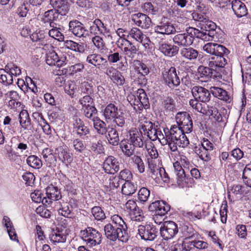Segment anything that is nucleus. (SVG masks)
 Masks as SVG:
<instances>
[{
  "label": "nucleus",
  "mask_w": 251,
  "mask_h": 251,
  "mask_svg": "<svg viewBox=\"0 0 251 251\" xmlns=\"http://www.w3.org/2000/svg\"><path fill=\"white\" fill-rule=\"evenodd\" d=\"M58 15L56 11L50 9L45 12L43 15L41 21L46 25H49L50 27H55L56 25L55 21L58 18Z\"/></svg>",
  "instance_id": "nucleus-20"
},
{
  "label": "nucleus",
  "mask_w": 251,
  "mask_h": 251,
  "mask_svg": "<svg viewBox=\"0 0 251 251\" xmlns=\"http://www.w3.org/2000/svg\"><path fill=\"white\" fill-rule=\"evenodd\" d=\"M155 126L154 124L147 120L141 122L140 125V129L143 130L144 135H147L150 139L152 141H155L157 139Z\"/></svg>",
  "instance_id": "nucleus-14"
},
{
  "label": "nucleus",
  "mask_w": 251,
  "mask_h": 251,
  "mask_svg": "<svg viewBox=\"0 0 251 251\" xmlns=\"http://www.w3.org/2000/svg\"><path fill=\"white\" fill-rule=\"evenodd\" d=\"M119 114L118 107L113 103L108 104L104 111V116L106 119L111 120Z\"/></svg>",
  "instance_id": "nucleus-33"
},
{
  "label": "nucleus",
  "mask_w": 251,
  "mask_h": 251,
  "mask_svg": "<svg viewBox=\"0 0 251 251\" xmlns=\"http://www.w3.org/2000/svg\"><path fill=\"white\" fill-rule=\"evenodd\" d=\"M177 123L179 127L186 133H190L193 129V123L191 116L186 112H178L176 116Z\"/></svg>",
  "instance_id": "nucleus-9"
},
{
  "label": "nucleus",
  "mask_w": 251,
  "mask_h": 251,
  "mask_svg": "<svg viewBox=\"0 0 251 251\" xmlns=\"http://www.w3.org/2000/svg\"><path fill=\"white\" fill-rule=\"evenodd\" d=\"M136 95L140 104L139 110H142L143 108L145 109L149 108L150 105L149 99L144 90L143 89H139L137 91Z\"/></svg>",
  "instance_id": "nucleus-28"
},
{
  "label": "nucleus",
  "mask_w": 251,
  "mask_h": 251,
  "mask_svg": "<svg viewBox=\"0 0 251 251\" xmlns=\"http://www.w3.org/2000/svg\"><path fill=\"white\" fill-rule=\"evenodd\" d=\"M164 108L168 110L173 111L175 109V102L174 100L171 97L166 98L163 101Z\"/></svg>",
  "instance_id": "nucleus-64"
},
{
  "label": "nucleus",
  "mask_w": 251,
  "mask_h": 251,
  "mask_svg": "<svg viewBox=\"0 0 251 251\" xmlns=\"http://www.w3.org/2000/svg\"><path fill=\"white\" fill-rule=\"evenodd\" d=\"M46 61L49 65L56 66L57 67H60L64 64V61L59 59L57 53L53 51L47 54Z\"/></svg>",
  "instance_id": "nucleus-26"
},
{
  "label": "nucleus",
  "mask_w": 251,
  "mask_h": 251,
  "mask_svg": "<svg viewBox=\"0 0 251 251\" xmlns=\"http://www.w3.org/2000/svg\"><path fill=\"white\" fill-rule=\"evenodd\" d=\"M69 30L75 36L81 37L84 36L86 30L83 25L77 20L70 22L69 24Z\"/></svg>",
  "instance_id": "nucleus-21"
},
{
  "label": "nucleus",
  "mask_w": 251,
  "mask_h": 251,
  "mask_svg": "<svg viewBox=\"0 0 251 251\" xmlns=\"http://www.w3.org/2000/svg\"><path fill=\"white\" fill-rule=\"evenodd\" d=\"M150 195V190L146 187H142L138 192V199L141 202H145L148 201Z\"/></svg>",
  "instance_id": "nucleus-62"
},
{
  "label": "nucleus",
  "mask_w": 251,
  "mask_h": 251,
  "mask_svg": "<svg viewBox=\"0 0 251 251\" xmlns=\"http://www.w3.org/2000/svg\"><path fill=\"white\" fill-rule=\"evenodd\" d=\"M203 49L207 53L213 55L209 58L208 62V66L211 68H224L227 63L226 57L229 51L223 45L208 43L203 47Z\"/></svg>",
  "instance_id": "nucleus-1"
},
{
  "label": "nucleus",
  "mask_w": 251,
  "mask_h": 251,
  "mask_svg": "<svg viewBox=\"0 0 251 251\" xmlns=\"http://www.w3.org/2000/svg\"><path fill=\"white\" fill-rule=\"evenodd\" d=\"M49 238L51 243L56 244L65 242L66 236L61 231L52 230L49 235Z\"/></svg>",
  "instance_id": "nucleus-32"
},
{
  "label": "nucleus",
  "mask_w": 251,
  "mask_h": 251,
  "mask_svg": "<svg viewBox=\"0 0 251 251\" xmlns=\"http://www.w3.org/2000/svg\"><path fill=\"white\" fill-rule=\"evenodd\" d=\"M154 30L156 36L161 37L162 35H169L176 32V28L169 21H165V19L155 26Z\"/></svg>",
  "instance_id": "nucleus-12"
},
{
  "label": "nucleus",
  "mask_w": 251,
  "mask_h": 251,
  "mask_svg": "<svg viewBox=\"0 0 251 251\" xmlns=\"http://www.w3.org/2000/svg\"><path fill=\"white\" fill-rule=\"evenodd\" d=\"M210 92L214 97L219 99L226 102H230V97L226 90L221 88L213 87L210 88Z\"/></svg>",
  "instance_id": "nucleus-30"
},
{
  "label": "nucleus",
  "mask_w": 251,
  "mask_h": 251,
  "mask_svg": "<svg viewBox=\"0 0 251 251\" xmlns=\"http://www.w3.org/2000/svg\"><path fill=\"white\" fill-rule=\"evenodd\" d=\"M211 67L200 66L198 68V78L201 81L207 82L211 79Z\"/></svg>",
  "instance_id": "nucleus-29"
},
{
  "label": "nucleus",
  "mask_w": 251,
  "mask_h": 251,
  "mask_svg": "<svg viewBox=\"0 0 251 251\" xmlns=\"http://www.w3.org/2000/svg\"><path fill=\"white\" fill-rule=\"evenodd\" d=\"M242 178L245 184L251 187V164L247 165L245 167L243 172Z\"/></svg>",
  "instance_id": "nucleus-49"
},
{
  "label": "nucleus",
  "mask_w": 251,
  "mask_h": 251,
  "mask_svg": "<svg viewBox=\"0 0 251 251\" xmlns=\"http://www.w3.org/2000/svg\"><path fill=\"white\" fill-rule=\"evenodd\" d=\"M111 219L115 226L120 228L124 232V235L127 233V226L123 218L118 215L115 214L111 216Z\"/></svg>",
  "instance_id": "nucleus-34"
},
{
  "label": "nucleus",
  "mask_w": 251,
  "mask_h": 251,
  "mask_svg": "<svg viewBox=\"0 0 251 251\" xmlns=\"http://www.w3.org/2000/svg\"><path fill=\"white\" fill-rule=\"evenodd\" d=\"M64 46L72 50L83 53L85 51V47L83 43H77L72 40H66L64 41Z\"/></svg>",
  "instance_id": "nucleus-37"
},
{
  "label": "nucleus",
  "mask_w": 251,
  "mask_h": 251,
  "mask_svg": "<svg viewBox=\"0 0 251 251\" xmlns=\"http://www.w3.org/2000/svg\"><path fill=\"white\" fill-rule=\"evenodd\" d=\"M137 189V186L130 181H126L123 184L122 192L125 195L130 196L134 194Z\"/></svg>",
  "instance_id": "nucleus-43"
},
{
  "label": "nucleus",
  "mask_w": 251,
  "mask_h": 251,
  "mask_svg": "<svg viewBox=\"0 0 251 251\" xmlns=\"http://www.w3.org/2000/svg\"><path fill=\"white\" fill-rule=\"evenodd\" d=\"M103 169L107 174H114L120 170V163L113 156L107 157L103 163Z\"/></svg>",
  "instance_id": "nucleus-13"
},
{
  "label": "nucleus",
  "mask_w": 251,
  "mask_h": 251,
  "mask_svg": "<svg viewBox=\"0 0 251 251\" xmlns=\"http://www.w3.org/2000/svg\"><path fill=\"white\" fill-rule=\"evenodd\" d=\"M87 62L97 67L99 69H104L106 68L108 63L107 60L97 54L89 55L86 59Z\"/></svg>",
  "instance_id": "nucleus-19"
},
{
  "label": "nucleus",
  "mask_w": 251,
  "mask_h": 251,
  "mask_svg": "<svg viewBox=\"0 0 251 251\" xmlns=\"http://www.w3.org/2000/svg\"><path fill=\"white\" fill-rule=\"evenodd\" d=\"M46 195L49 199L53 201H57L61 198L59 190L53 185L49 186L46 188Z\"/></svg>",
  "instance_id": "nucleus-39"
},
{
  "label": "nucleus",
  "mask_w": 251,
  "mask_h": 251,
  "mask_svg": "<svg viewBox=\"0 0 251 251\" xmlns=\"http://www.w3.org/2000/svg\"><path fill=\"white\" fill-rule=\"evenodd\" d=\"M191 247L188 245L187 241L183 242L182 244H176L172 249V251H192Z\"/></svg>",
  "instance_id": "nucleus-63"
},
{
  "label": "nucleus",
  "mask_w": 251,
  "mask_h": 251,
  "mask_svg": "<svg viewBox=\"0 0 251 251\" xmlns=\"http://www.w3.org/2000/svg\"><path fill=\"white\" fill-rule=\"evenodd\" d=\"M33 115H37L40 117V120L39 121V122L42 126L43 132L47 135L51 134L52 131L50 126L44 118L42 114L39 113H34Z\"/></svg>",
  "instance_id": "nucleus-48"
},
{
  "label": "nucleus",
  "mask_w": 251,
  "mask_h": 251,
  "mask_svg": "<svg viewBox=\"0 0 251 251\" xmlns=\"http://www.w3.org/2000/svg\"><path fill=\"white\" fill-rule=\"evenodd\" d=\"M149 169L150 170V174H151V176L152 178L153 179L159 178V176L161 175V168L154 166L152 164H149Z\"/></svg>",
  "instance_id": "nucleus-60"
},
{
  "label": "nucleus",
  "mask_w": 251,
  "mask_h": 251,
  "mask_svg": "<svg viewBox=\"0 0 251 251\" xmlns=\"http://www.w3.org/2000/svg\"><path fill=\"white\" fill-rule=\"evenodd\" d=\"M177 225L173 221H165L160 228L161 236L165 240L173 238L178 232Z\"/></svg>",
  "instance_id": "nucleus-8"
},
{
  "label": "nucleus",
  "mask_w": 251,
  "mask_h": 251,
  "mask_svg": "<svg viewBox=\"0 0 251 251\" xmlns=\"http://www.w3.org/2000/svg\"><path fill=\"white\" fill-rule=\"evenodd\" d=\"M80 235L82 239L90 245L95 246L100 244L101 241L100 233L91 227L81 231Z\"/></svg>",
  "instance_id": "nucleus-5"
},
{
  "label": "nucleus",
  "mask_w": 251,
  "mask_h": 251,
  "mask_svg": "<svg viewBox=\"0 0 251 251\" xmlns=\"http://www.w3.org/2000/svg\"><path fill=\"white\" fill-rule=\"evenodd\" d=\"M201 28L204 35V41H211L217 38V25L213 22L207 19L203 23L201 24Z\"/></svg>",
  "instance_id": "nucleus-10"
},
{
  "label": "nucleus",
  "mask_w": 251,
  "mask_h": 251,
  "mask_svg": "<svg viewBox=\"0 0 251 251\" xmlns=\"http://www.w3.org/2000/svg\"><path fill=\"white\" fill-rule=\"evenodd\" d=\"M104 232L107 239L114 241L117 239L119 241L126 243L128 240V235L126 233L124 235V232L120 228L114 226L111 224H108L104 226Z\"/></svg>",
  "instance_id": "nucleus-3"
},
{
  "label": "nucleus",
  "mask_w": 251,
  "mask_h": 251,
  "mask_svg": "<svg viewBox=\"0 0 251 251\" xmlns=\"http://www.w3.org/2000/svg\"><path fill=\"white\" fill-rule=\"evenodd\" d=\"M173 40L175 44L184 48L191 45L189 40L187 39L184 33L176 34L173 37Z\"/></svg>",
  "instance_id": "nucleus-38"
},
{
  "label": "nucleus",
  "mask_w": 251,
  "mask_h": 251,
  "mask_svg": "<svg viewBox=\"0 0 251 251\" xmlns=\"http://www.w3.org/2000/svg\"><path fill=\"white\" fill-rule=\"evenodd\" d=\"M138 234L146 241H153L157 236L158 229L153 225H140L138 227Z\"/></svg>",
  "instance_id": "nucleus-6"
},
{
  "label": "nucleus",
  "mask_w": 251,
  "mask_h": 251,
  "mask_svg": "<svg viewBox=\"0 0 251 251\" xmlns=\"http://www.w3.org/2000/svg\"><path fill=\"white\" fill-rule=\"evenodd\" d=\"M106 74L112 79L114 83L119 85H122L125 83V79L122 74L112 67L106 70Z\"/></svg>",
  "instance_id": "nucleus-22"
},
{
  "label": "nucleus",
  "mask_w": 251,
  "mask_h": 251,
  "mask_svg": "<svg viewBox=\"0 0 251 251\" xmlns=\"http://www.w3.org/2000/svg\"><path fill=\"white\" fill-rule=\"evenodd\" d=\"M130 219L132 221L141 222L144 219L143 211L138 207L129 212Z\"/></svg>",
  "instance_id": "nucleus-52"
},
{
  "label": "nucleus",
  "mask_w": 251,
  "mask_h": 251,
  "mask_svg": "<svg viewBox=\"0 0 251 251\" xmlns=\"http://www.w3.org/2000/svg\"><path fill=\"white\" fill-rule=\"evenodd\" d=\"M198 51L191 47H184L180 50V54L183 58L192 61L197 59L198 56Z\"/></svg>",
  "instance_id": "nucleus-27"
},
{
  "label": "nucleus",
  "mask_w": 251,
  "mask_h": 251,
  "mask_svg": "<svg viewBox=\"0 0 251 251\" xmlns=\"http://www.w3.org/2000/svg\"><path fill=\"white\" fill-rule=\"evenodd\" d=\"M194 151L202 160L208 161L211 159L210 151H207L206 149L203 148L201 147L200 145L198 146H196Z\"/></svg>",
  "instance_id": "nucleus-45"
},
{
  "label": "nucleus",
  "mask_w": 251,
  "mask_h": 251,
  "mask_svg": "<svg viewBox=\"0 0 251 251\" xmlns=\"http://www.w3.org/2000/svg\"><path fill=\"white\" fill-rule=\"evenodd\" d=\"M91 212L93 216L97 220H101L105 218V214L100 206L93 207L91 209Z\"/></svg>",
  "instance_id": "nucleus-61"
},
{
  "label": "nucleus",
  "mask_w": 251,
  "mask_h": 251,
  "mask_svg": "<svg viewBox=\"0 0 251 251\" xmlns=\"http://www.w3.org/2000/svg\"><path fill=\"white\" fill-rule=\"evenodd\" d=\"M184 33L186 35L187 39L189 40L191 45L193 44L195 38L204 40V35H203V32L196 28L189 27L186 29Z\"/></svg>",
  "instance_id": "nucleus-24"
},
{
  "label": "nucleus",
  "mask_w": 251,
  "mask_h": 251,
  "mask_svg": "<svg viewBox=\"0 0 251 251\" xmlns=\"http://www.w3.org/2000/svg\"><path fill=\"white\" fill-rule=\"evenodd\" d=\"M142 133L136 128H131L129 131L128 141L136 147L142 148L144 146Z\"/></svg>",
  "instance_id": "nucleus-18"
},
{
  "label": "nucleus",
  "mask_w": 251,
  "mask_h": 251,
  "mask_svg": "<svg viewBox=\"0 0 251 251\" xmlns=\"http://www.w3.org/2000/svg\"><path fill=\"white\" fill-rule=\"evenodd\" d=\"M131 20L137 26L144 29L149 28L151 23V18L147 15L141 13L132 15Z\"/></svg>",
  "instance_id": "nucleus-15"
},
{
  "label": "nucleus",
  "mask_w": 251,
  "mask_h": 251,
  "mask_svg": "<svg viewBox=\"0 0 251 251\" xmlns=\"http://www.w3.org/2000/svg\"><path fill=\"white\" fill-rule=\"evenodd\" d=\"M232 9L237 17L241 18L246 16L248 10L245 4L239 0H234L231 2Z\"/></svg>",
  "instance_id": "nucleus-23"
},
{
  "label": "nucleus",
  "mask_w": 251,
  "mask_h": 251,
  "mask_svg": "<svg viewBox=\"0 0 251 251\" xmlns=\"http://www.w3.org/2000/svg\"><path fill=\"white\" fill-rule=\"evenodd\" d=\"M133 166L137 169L139 173L142 174L145 171V165L141 156L134 155L131 158Z\"/></svg>",
  "instance_id": "nucleus-40"
},
{
  "label": "nucleus",
  "mask_w": 251,
  "mask_h": 251,
  "mask_svg": "<svg viewBox=\"0 0 251 251\" xmlns=\"http://www.w3.org/2000/svg\"><path fill=\"white\" fill-rule=\"evenodd\" d=\"M131 37L136 41L142 43L144 39V34L139 29L133 27L128 32L127 37Z\"/></svg>",
  "instance_id": "nucleus-46"
},
{
  "label": "nucleus",
  "mask_w": 251,
  "mask_h": 251,
  "mask_svg": "<svg viewBox=\"0 0 251 251\" xmlns=\"http://www.w3.org/2000/svg\"><path fill=\"white\" fill-rule=\"evenodd\" d=\"M189 104L194 109H195L196 111L201 113H206L205 106L204 105L200 103L199 100L195 99L194 100H191L189 101Z\"/></svg>",
  "instance_id": "nucleus-57"
},
{
  "label": "nucleus",
  "mask_w": 251,
  "mask_h": 251,
  "mask_svg": "<svg viewBox=\"0 0 251 251\" xmlns=\"http://www.w3.org/2000/svg\"><path fill=\"white\" fill-rule=\"evenodd\" d=\"M84 111V114L86 117L92 120L96 118L94 115L97 112V110L94 105H90V106L82 107Z\"/></svg>",
  "instance_id": "nucleus-59"
},
{
  "label": "nucleus",
  "mask_w": 251,
  "mask_h": 251,
  "mask_svg": "<svg viewBox=\"0 0 251 251\" xmlns=\"http://www.w3.org/2000/svg\"><path fill=\"white\" fill-rule=\"evenodd\" d=\"M79 91V94L81 96L83 95H92L94 93V88L88 82H84L81 84Z\"/></svg>",
  "instance_id": "nucleus-54"
},
{
  "label": "nucleus",
  "mask_w": 251,
  "mask_h": 251,
  "mask_svg": "<svg viewBox=\"0 0 251 251\" xmlns=\"http://www.w3.org/2000/svg\"><path fill=\"white\" fill-rule=\"evenodd\" d=\"M191 92L194 98L199 101L206 103L210 100L211 92L200 86H195L192 88Z\"/></svg>",
  "instance_id": "nucleus-11"
},
{
  "label": "nucleus",
  "mask_w": 251,
  "mask_h": 251,
  "mask_svg": "<svg viewBox=\"0 0 251 251\" xmlns=\"http://www.w3.org/2000/svg\"><path fill=\"white\" fill-rule=\"evenodd\" d=\"M174 167L175 172L177 176V183L178 185L182 187L183 181L186 176V169L184 168L178 161H176L174 163Z\"/></svg>",
  "instance_id": "nucleus-25"
},
{
  "label": "nucleus",
  "mask_w": 251,
  "mask_h": 251,
  "mask_svg": "<svg viewBox=\"0 0 251 251\" xmlns=\"http://www.w3.org/2000/svg\"><path fill=\"white\" fill-rule=\"evenodd\" d=\"M93 125L95 129L97 131L98 133L101 134H106L107 129L106 128V124L100 120L98 117L93 119Z\"/></svg>",
  "instance_id": "nucleus-41"
},
{
  "label": "nucleus",
  "mask_w": 251,
  "mask_h": 251,
  "mask_svg": "<svg viewBox=\"0 0 251 251\" xmlns=\"http://www.w3.org/2000/svg\"><path fill=\"white\" fill-rule=\"evenodd\" d=\"M122 183L118 176L110 177L105 182V186L107 188V191H110L115 188H118Z\"/></svg>",
  "instance_id": "nucleus-44"
},
{
  "label": "nucleus",
  "mask_w": 251,
  "mask_h": 251,
  "mask_svg": "<svg viewBox=\"0 0 251 251\" xmlns=\"http://www.w3.org/2000/svg\"><path fill=\"white\" fill-rule=\"evenodd\" d=\"M188 245H190L192 251H201V249H204L207 247V244L206 242L203 241H193L188 242Z\"/></svg>",
  "instance_id": "nucleus-53"
},
{
  "label": "nucleus",
  "mask_w": 251,
  "mask_h": 251,
  "mask_svg": "<svg viewBox=\"0 0 251 251\" xmlns=\"http://www.w3.org/2000/svg\"><path fill=\"white\" fill-rule=\"evenodd\" d=\"M27 164L33 168H40L42 166L41 160L35 155H30L26 159Z\"/></svg>",
  "instance_id": "nucleus-56"
},
{
  "label": "nucleus",
  "mask_w": 251,
  "mask_h": 251,
  "mask_svg": "<svg viewBox=\"0 0 251 251\" xmlns=\"http://www.w3.org/2000/svg\"><path fill=\"white\" fill-rule=\"evenodd\" d=\"M152 38H154L155 43L158 44L159 50L165 56L171 57L176 56L178 53V46L164 42V38L159 36H153Z\"/></svg>",
  "instance_id": "nucleus-4"
},
{
  "label": "nucleus",
  "mask_w": 251,
  "mask_h": 251,
  "mask_svg": "<svg viewBox=\"0 0 251 251\" xmlns=\"http://www.w3.org/2000/svg\"><path fill=\"white\" fill-rule=\"evenodd\" d=\"M137 49L131 42L124 48L123 51L124 54L130 58H133L137 54Z\"/></svg>",
  "instance_id": "nucleus-51"
},
{
  "label": "nucleus",
  "mask_w": 251,
  "mask_h": 251,
  "mask_svg": "<svg viewBox=\"0 0 251 251\" xmlns=\"http://www.w3.org/2000/svg\"><path fill=\"white\" fill-rule=\"evenodd\" d=\"M120 146L124 154L126 157H131L135 154V147L126 140H123L120 144Z\"/></svg>",
  "instance_id": "nucleus-31"
},
{
  "label": "nucleus",
  "mask_w": 251,
  "mask_h": 251,
  "mask_svg": "<svg viewBox=\"0 0 251 251\" xmlns=\"http://www.w3.org/2000/svg\"><path fill=\"white\" fill-rule=\"evenodd\" d=\"M55 153L57 154L58 159L63 163L66 164L71 161V157L66 149L59 147L55 150Z\"/></svg>",
  "instance_id": "nucleus-36"
},
{
  "label": "nucleus",
  "mask_w": 251,
  "mask_h": 251,
  "mask_svg": "<svg viewBox=\"0 0 251 251\" xmlns=\"http://www.w3.org/2000/svg\"><path fill=\"white\" fill-rule=\"evenodd\" d=\"M76 86L75 82L68 81L65 86V91L72 97L76 96Z\"/></svg>",
  "instance_id": "nucleus-58"
},
{
  "label": "nucleus",
  "mask_w": 251,
  "mask_h": 251,
  "mask_svg": "<svg viewBox=\"0 0 251 251\" xmlns=\"http://www.w3.org/2000/svg\"><path fill=\"white\" fill-rule=\"evenodd\" d=\"M163 80L170 88L177 87L180 84V79L176 73V69L172 67L162 73Z\"/></svg>",
  "instance_id": "nucleus-7"
},
{
  "label": "nucleus",
  "mask_w": 251,
  "mask_h": 251,
  "mask_svg": "<svg viewBox=\"0 0 251 251\" xmlns=\"http://www.w3.org/2000/svg\"><path fill=\"white\" fill-rule=\"evenodd\" d=\"M30 37L33 42H38V45L45 46L48 45L46 44V41L45 40V36L41 31L33 33Z\"/></svg>",
  "instance_id": "nucleus-47"
},
{
  "label": "nucleus",
  "mask_w": 251,
  "mask_h": 251,
  "mask_svg": "<svg viewBox=\"0 0 251 251\" xmlns=\"http://www.w3.org/2000/svg\"><path fill=\"white\" fill-rule=\"evenodd\" d=\"M94 25L90 27L91 32L98 29L100 33H104L106 30V27L104 24L99 19H96L93 22Z\"/></svg>",
  "instance_id": "nucleus-55"
},
{
  "label": "nucleus",
  "mask_w": 251,
  "mask_h": 251,
  "mask_svg": "<svg viewBox=\"0 0 251 251\" xmlns=\"http://www.w3.org/2000/svg\"><path fill=\"white\" fill-rule=\"evenodd\" d=\"M170 209V206L164 201H157L152 202L149 206V210L154 214H167Z\"/></svg>",
  "instance_id": "nucleus-17"
},
{
  "label": "nucleus",
  "mask_w": 251,
  "mask_h": 251,
  "mask_svg": "<svg viewBox=\"0 0 251 251\" xmlns=\"http://www.w3.org/2000/svg\"><path fill=\"white\" fill-rule=\"evenodd\" d=\"M163 130L166 136L167 144L171 151H177V146L184 148L189 144L188 139L184 134V131L179 127L173 126L170 130L168 128H163Z\"/></svg>",
  "instance_id": "nucleus-2"
},
{
  "label": "nucleus",
  "mask_w": 251,
  "mask_h": 251,
  "mask_svg": "<svg viewBox=\"0 0 251 251\" xmlns=\"http://www.w3.org/2000/svg\"><path fill=\"white\" fill-rule=\"evenodd\" d=\"M19 119L20 125L22 128L25 129H30L31 120L27 112H21L19 115Z\"/></svg>",
  "instance_id": "nucleus-42"
},
{
  "label": "nucleus",
  "mask_w": 251,
  "mask_h": 251,
  "mask_svg": "<svg viewBox=\"0 0 251 251\" xmlns=\"http://www.w3.org/2000/svg\"><path fill=\"white\" fill-rule=\"evenodd\" d=\"M59 26V25L56 24V25L54 26L55 27H51V29L49 30L48 34L50 37L61 41L63 40L64 36L60 31Z\"/></svg>",
  "instance_id": "nucleus-50"
},
{
  "label": "nucleus",
  "mask_w": 251,
  "mask_h": 251,
  "mask_svg": "<svg viewBox=\"0 0 251 251\" xmlns=\"http://www.w3.org/2000/svg\"><path fill=\"white\" fill-rule=\"evenodd\" d=\"M50 4L58 14L66 15L69 10L67 0H50Z\"/></svg>",
  "instance_id": "nucleus-16"
},
{
  "label": "nucleus",
  "mask_w": 251,
  "mask_h": 251,
  "mask_svg": "<svg viewBox=\"0 0 251 251\" xmlns=\"http://www.w3.org/2000/svg\"><path fill=\"white\" fill-rule=\"evenodd\" d=\"M108 134L106 137L109 143L113 146H117L119 143V136L117 131L114 128L111 127L107 129Z\"/></svg>",
  "instance_id": "nucleus-35"
}]
</instances>
